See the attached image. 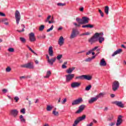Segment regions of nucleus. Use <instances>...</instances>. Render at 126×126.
I'll return each mask as SVG.
<instances>
[{"mask_svg": "<svg viewBox=\"0 0 126 126\" xmlns=\"http://www.w3.org/2000/svg\"><path fill=\"white\" fill-rule=\"evenodd\" d=\"M101 35H104V33H103V32H96L94 33L93 36L89 39L88 41L89 43H91V44H93V43H95L98 41V38H99Z\"/></svg>", "mask_w": 126, "mask_h": 126, "instance_id": "f257e3e1", "label": "nucleus"}, {"mask_svg": "<svg viewBox=\"0 0 126 126\" xmlns=\"http://www.w3.org/2000/svg\"><path fill=\"white\" fill-rule=\"evenodd\" d=\"M78 35H79L78 30H77V29L73 28L70 36V39H73L75 38V37H77Z\"/></svg>", "mask_w": 126, "mask_h": 126, "instance_id": "f03ea898", "label": "nucleus"}, {"mask_svg": "<svg viewBox=\"0 0 126 126\" xmlns=\"http://www.w3.org/2000/svg\"><path fill=\"white\" fill-rule=\"evenodd\" d=\"M76 79H81L83 80L86 79V80H91L92 79V76L87 75H82L76 77Z\"/></svg>", "mask_w": 126, "mask_h": 126, "instance_id": "7ed1b4c3", "label": "nucleus"}, {"mask_svg": "<svg viewBox=\"0 0 126 126\" xmlns=\"http://www.w3.org/2000/svg\"><path fill=\"white\" fill-rule=\"evenodd\" d=\"M120 88V83L118 81H115L112 83V90L116 92Z\"/></svg>", "mask_w": 126, "mask_h": 126, "instance_id": "20e7f679", "label": "nucleus"}, {"mask_svg": "<svg viewBox=\"0 0 126 126\" xmlns=\"http://www.w3.org/2000/svg\"><path fill=\"white\" fill-rule=\"evenodd\" d=\"M15 17L17 24H19V21H20V19H21V15H20V13L17 10L15 11Z\"/></svg>", "mask_w": 126, "mask_h": 126, "instance_id": "39448f33", "label": "nucleus"}, {"mask_svg": "<svg viewBox=\"0 0 126 126\" xmlns=\"http://www.w3.org/2000/svg\"><path fill=\"white\" fill-rule=\"evenodd\" d=\"M82 102H83V99H82V97L78 98V99L74 100L72 102V106L79 105V104H81Z\"/></svg>", "mask_w": 126, "mask_h": 126, "instance_id": "423d86ee", "label": "nucleus"}, {"mask_svg": "<svg viewBox=\"0 0 126 126\" xmlns=\"http://www.w3.org/2000/svg\"><path fill=\"white\" fill-rule=\"evenodd\" d=\"M98 46H96L94 48H93L92 50L89 51V52L86 53V55L88 56L90 55V54H92V52H94V51H96L97 52V55L100 53V49L98 48Z\"/></svg>", "mask_w": 126, "mask_h": 126, "instance_id": "0eeeda50", "label": "nucleus"}, {"mask_svg": "<svg viewBox=\"0 0 126 126\" xmlns=\"http://www.w3.org/2000/svg\"><path fill=\"white\" fill-rule=\"evenodd\" d=\"M21 67H24L26 68L33 69V68H34V65H33L31 63H29L27 64L21 65Z\"/></svg>", "mask_w": 126, "mask_h": 126, "instance_id": "6e6552de", "label": "nucleus"}, {"mask_svg": "<svg viewBox=\"0 0 126 126\" xmlns=\"http://www.w3.org/2000/svg\"><path fill=\"white\" fill-rule=\"evenodd\" d=\"M66 82H69L70 80H72V79L74 78V74H69L65 75Z\"/></svg>", "mask_w": 126, "mask_h": 126, "instance_id": "1a4fd4ad", "label": "nucleus"}, {"mask_svg": "<svg viewBox=\"0 0 126 126\" xmlns=\"http://www.w3.org/2000/svg\"><path fill=\"white\" fill-rule=\"evenodd\" d=\"M10 114L11 116H13L14 118H16L18 115V111L17 109H13L10 111Z\"/></svg>", "mask_w": 126, "mask_h": 126, "instance_id": "9d476101", "label": "nucleus"}, {"mask_svg": "<svg viewBox=\"0 0 126 126\" xmlns=\"http://www.w3.org/2000/svg\"><path fill=\"white\" fill-rule=\"evenodd\" d=\"M29 39L30 42H35L36 41V37H35V34L33 32H31L29 34Z\"/></svg>", "mask_w": 126, "mask_h": 126, "instance_id": "9b49d317", "label": "nucleus"}, {"mask_svg": "<svg viewBox=\"0 0 126 126\" xmlns=\"http://www.w3.org/2000/svg\"><path fill=\"white\" fill-rule=\"evenodd\" d=\"M85 109V105H81L79 107L78 110L76 112V114H80L83 112V110Z\"/></svg>", "mask_w": 126, "mask_h": 126, "instance_id": "f8f14e48", "label": "nucleus"}, {"mask_svg": "<svg viewBox=\"0 0 126 126\" xmlns=\"http://www.w3.org/2000/svg\"><path fill=\"white\" fill-rule=\"evenodd\" d=\"M113 104H115V105H116L118 107H120V108H124L125 107L122 101H115L113 102Z\"/></svg>", "mask_w": 126, "mask_h": 126, "instance_id": "ddd939ff", "label": "nucleus"}, {"mask_svg": "<svg viewBox=\"0 0 126 126\" xmlns=\"http://www.w3.org/2000/svg\"><path fill=\"white\" fill-rule=\"evenodd\" d=\"M122 118L123 116H122V115H119L117 119V122L116 123L117 126H121V124H122V123H123V119H122Z\"/></svg>", "mask_w": 126, "mask_h": 126, "instance_id": "4468645a", "label": "nucleus"}, {"mask_svg": "<svg viewBox=\"0 0 126 126\" xmlns=\"http://www.w3.org/2000/svg\"><path fill=\"white\" fill-rule=\"evenodd\" d=\"M80 85H81L80 83L73 82L71 84V87H72V88H77L79 87V86H80Z\"/></svg>", "mask_w": 126, "mask_h": 126, "instance_id": "2eb2a0df", "label": "nucleus"}, {"mask_svg": "<svg viewBox=\"0 0 126 126\" xmlns=\"http://www.w3.org/2000/svg\"><path fill=\"white\" fill-rule=\"evenodd\" d=\"M82 20H83V24H87L89 23L90 19L87 17L84 16L82 17Z\"/></svg>", "mask_w": 126, "mask_h": 126, "instance_id": "dca6fc26", "label": "nucleus"}, {"mask_svg": "<svg viewBox=\"0 0 126 126\" xmlns=\"http://www.w3.org/2000/svg\"><path fill=\"white\" fill-rule=\"evenodd\" d=\"M64 43V39L63 37L61 36L58 40V44L60 46H63Z\"/></svg>", "mask_w": 126, "mask_h": 126, "instance_id": "f3484780", "label": "nucleus"}, {"mask_svg": "<svg viewBox=\"0 0 126 126\" xmlns=\"http://www.w3.org/2000/svg\"><path fill=\"white\" fill-rule=\"evenodd\" d=\"M48 53L50 57H53L54 56V51L53 50V47H49L48 49Z\"/></svg>", "mask_w": 126, "mask_h": 126, "instance_id": "a211bd4d", "label": "nucleus"}, {"mask_svg": "<svg viewBox=\"0 0 126 126\" xmlns=\"http://www.w3.org/2000/svg\"><path fill=\"white\" fill-rule=\"evenodd\" d=\"M56 60L57 58L55 57L54 58H52L51 59L48 60L47 62L48 63H49V64H51V65H53L55 62H56Z\"/></svg>", "mask_w": 126, "mask_h": 126, "instance_id": "6ab92c4d", "label": "nucleus"}, {"mask_svg": "<svg viewBox=\"0 0 126 126\" xmlns=\"http://www.w3.org/2000/svg\"><path fill=\"white\" fill-rule=\"evenodd\" d=\"M99 64L100 66H106V65H107V63H106V61H105V59L104 58H102L100 60V63Z\"/></svg>", "mask_w": 126, "mask_h": 126, "instance_id": "aec40b11", "label": "nucleus"}, {"mask_svg": "<svg viewBox=\"0 0 126 126\" xmlns=\"http://www.w3.org/2000/svg\"><path fill=\"white\" fill-rule=\"evenodd\" d=\"M123 52V49H119L116 50L114 53L112 55V57H115L116 55H118L119 54H121Z\"/></svg>", "mask_w": 126, "mask_h": 126, "instance_id": "412c9836", "label": "nucleus"}, {"mask_svg": "<svg viewBox=\"0 0 126 126\" xmlns=\"http://www.w3.org/2000/svg\"><path fill=\"white\" fill-rule=\"evenodd\" d=\"M75 69V67H72L71 68H69L68 69L66 70V72L68 73V74H70Z\"/></svg>", "mask_w": 126, "mask_h": 126, "instance_id": "4be33fe9", "label": "nucleus"}, {"mask_svg": "<svg viewBox=\"0 0 126 126\" xmlns=\"http://www.w3.org/2000/svg\"><path fill=\"white\" fill-rule=\"evenodd\" d=\"M97 98L96 96L95 97H92L89 100V104H92V103H94V102H96V100H97Z\"/></svg>", "mask_w": 126, "mask_h": 126, "instance_id": "5701e85b", "label": "nucleus"}, {"mask_svg": "<svg viewBox=\"0 0 126 126\" xmlns=\"http://www.w3.org/2000/svg\"><path fill=\"white\" fill-rule=\"evenodd\" d=\"M103 35H99V36L98 38V39H97V41H99V42L100 43V44L102 43L103 41L105 40V38H104V37H102V36Z\"/></svg>", "mask_w": 126, "mask_h": 126, "instance_id": "b1692460", "label": "nucleus"}, {"mask_svg": "<svg viewBox=\"0 0 126 126\" xmlns=\"http://www.w3.org/2000/svg\"><path fill=\"white\" fill-rule=\"evenodd\" d=\"M104 95H105L104 93H100L98 94H97L95 97H96V99L98 100L99 98H101L102 97H104Z\"/></svg>", "mask_w": 126, "mask_h": 126, "instance_id": "393cba45", "label": "nucleus"}, {"mask_svg": "<svg viewBox=\"0 0 126 126\" xmlns=\"http://www.w3.org/2000/svg\"><path fill=\"white\" fill-rule=\"evenodd\" d=\"M95 58H96V56H92V58L89 57L86 59L85 62H91V61H92V60H94Z\"/></svg>", "mask_w": 126, "mask_h": 126, "instance_id": "a878e982", "label": "nucleus"}, {"mask_svg": "<svg viewBox=\"0 0 126 126\" xmlns=\"http://www.w3.org/2000/svg\"><path fill=\"white\" fill-rule=\"evenodd\" d=\"M76 20L79 24H83L82 18V19H80L79 18H76Z\"/></svg>", "mask_w": 126, "mask_h": 126, "instance_id": "bb28decb", "label": "nucleus"}, {"mask_svg": "<svg viewBox=\"0 0 126 126\" xmlns=\"http://www.w3.org/2000/svg\"><path fill=\"white\" fill-rule=\"evenodd\" d=\"M114 119V115L113 114H110L108 116V118L107 119V121L109 122H111Z\"/></svg>", "mask_w": 126, "mask_h": 126, "instance_id": "cd10ccee", "label": "nucleus"}, {"mask_svg": "<svg viewBox=\"0 0 126 126\" xmlns=\"http://www.w3.org/2000/svg\"><path fill=\"white\" fill-rule=\"evenodd\" d=\"M80 122V121H79V119L78 118H77L76 120L74 121L73 126H77V125H78V124H79Z\"/></svg>", "mask_w": 126, "mask_h": 126, "instance_id": "c85d7f7f", "label": "nucleus"}, {"mask_svg": "<svg viewBox=\"0 0 126 126\" xmlns=\"http://www.w3.org/2000/svg\"><path fill=\"white\" fill-rule=\"evenodd\" d=\"M27 48H28L29 50H30V51H31V52L32 53V54H34V55H35V56H38V54L34 52V50H32V49L30 47H29V45H27Z\"/></svg>", "mask_w": 126, "mask_h": 126, "instance_id": "c756f323", "label": "nucleus"}, {"mask_svg": "<svg viewBox=\"0 0 126 126\" xmlns=\"http://www.w3.org/2000/svg\"><path fill=\"white\" fill-rule=\"evenodd\" d=\"M79 121L81 122V121H83V120H85L86 119V116L85 115H84L82 116V117H80L78 118Z\"/></svg>", "mask_w": 126, "mask_h": 126, "instance_id": "7c9ffc66", "label": "nucleus"}, {"mask_svg": "<svg viewBox=\"0 0 126 126\" xmlns=\"http://www.w3.org/2000/svg\"><path fill=\"white\" fill-rule=\"evenodd\" d=\"M104 12L106 14H109V6H106L104 8Z\"/></svg>", "mask_w": 126, "mask_h": 126, "instance_id": "2f4dec72", "label": "nucleus"}, {"mask_svg": "<svg viewBox=\"0 0 126 126\" xmlns=\"http://www.w3.org/2000/svg\"><path fill=\"white\" fill-rule=\"evenodd\" d=\"M51 74H52V73L51 72V71H48L46 73V76H45V78H49L50 76H51Z\"/></svg>", "mask_w": 126, "mask_h": 126, "instance_id": "473e14b6", "label": "nucleus"}, {"mask_svg": "<svg viewBox=\"0 0 126 126\" xmlns=\"http://www.w3.org/2000/svg\"><path fill=\"white\" fill-rule=\"evenodd\" d=\"M46 110L48 112H50V111H52V110H53V107L52 106L47 105L46 107Z\"/></svg>", "mask_w": 126, "mask_h": 126, "instance_id": "72a5a7b5", "label": "nucleus"}, {"mask_svg": "<svg viewBox=\"0 0 126 126\" xmlns=\"http://www.w3.org/2000/svg\"><path fill=\"white\" fill-rule=\"evenodd\" d=\"M20 120H21V122H22V123H25L26 122L25 119L23 118V115L20 116Z\"/></svg>", "mask_w": 126, "mask_h": 126, "instance_id": "f704fd0d", "label": "nucleus"}, {"mask_svg": "<svg viewBox=\"0 0 126 126\" xmlns=\"http://www.w3.org/2000/svg\"><path fill=\"white\" fill-rule=\"evenodd\" d=\"M22 27L23 28L22 30H17L18 32L19 33H21V32H24V29L25 28V25L24 24L21 25Z\"/></svg>", "mask_w": 126, "mask_h": 126, "instance_id": "c9c22d12", "label": "nucleus"}, {"mask_svg": "<svg viewBox=\"0 0 126 126\" xmlns=\"http://www.w3.org/2000/svg\"><path fill=\"white\" fill-rule=\"evenodd\" d=\"M92 87V85H89V86H87L85 88L86 91H89L90 89H91V88Z\"/></svg>", "mask_w": 126, "mask_h": 126, "instance_id": "e433bc0d", "label": "nucleus"}, {"mask_svg": "<svg viewBox=\"0 0 126 126\" xmlns=\"http://www.w3.org/2000/svg\"><path fill=\"white\" fill-rule=\"evenodd\" d=\"M9 53H14V48H9L7 50Z\"/></svg>", "mask_w": 126, "mask_h": 126, "instance_id": "4c0bfd02", "label": "nucleus"}, {"mask_svg": "<svg viewBox=\"0 0 126 126\" xmlns=\"http://www.w3.org/2000/svg\"><path fill=\"white\" fill-rule=\"evenodd\" d=\"M20 40L22 43H26V39L24 37H20Z\"/></svg>", "mask_w": 126, "mask_h": 126, "instance_id": "58836bf2", "label": "nucleus"}, {"mask_svg": "<svg viewBox=\"0 0 126 126\" xmlns=\"http://www.w3.org/2000/svg\"><path fill=\"white\" fill-rule=\"evenodd\" d=\"M63 58V55L60 54L57 56L56 59L58 60V61H61V59Z\"/></svg>", "mask_w": 126, "mask_h": 126, "instance_id": "ea45409f", "label": "nucleus"}, {"mask_svg": "<svg viewBox=\"0 0 126 126\" xmlns=\"http://www.w3.org/2000/svg\"><path fill=\"white\" fill-rule=\"evenodd\" d=\"M5 71L6 72H10V71H11V68L8 66L7 68H6Z\"/></svg>", "mask_w": 126, "mask_h": 126, "instance_id": "a19ab883", "label": "nucleus"}, {"mask_svg": "<svg viewBox=\"0 0 126 126\" xmlns=\"http://www.w3.org/2000/svg\"><path fill=\"white\" fill-rule=\"evenodd\" d=\"M51 17H52V16L51 15H49L47 19L44 21V22H45L46 23L47 22H49V20H50V19H51Z\"/></svg>", "mask_w": 126, "mask_h": 126, "instance_id": "79ce46f5", "label": "nucleus"}, {"mask_svg": "<svg viewBox=\"0 0 126 126\" xmlns=\"http://www.w3.org/2000/svg\"><path fill=\"white\" fill-rule=\"evenodd\" d=\"M48 23H49V24H51L52 23H55V20H54V17H52L51 18V20L49 21Z\"/></svg>", "mask_w": 126, "mask_h": 126, "instance_id": "37998d69", "label": "nucleus"}, {"mask_svg": "<svg viewBox=\"0 0 126 126\" xmlns=\"http://www.w3.org/2000/svg\"><path fill=\"white\" fill-rule=\"evenodd\" d=\"M44 29H45V26L41 25L39 27V31H43V30H44Z\"/></svg>", "mask_w": 126, "mask_h": 126, "instance_id": "c03bdc74", "label": "nucleus"}, {"mask_svg": "<svg viewBox=\"0 0 126 126\" xmlns=\"http://www.w3.org/2000/svg\"><path fill=\"white\" fill-rule=\"evenodd\" d=\"M66 3H58V4H57V5L58 6H64V5H66Z\"/></svg>", "mask_w": 126, "mask_h": 126, "instance_id": "a18cd8bd", "label": "nucleus"}, {"mask_svg": "<svg viewBox=\"0 0 126 126\" xmlns=\"http://www.w3.org/2000/svg\"><path fill=\"white\" fill-rule=\"evenodd\" d=\"M98 12L100 13L101 17H104V13L102 12V10H101V9L98 10Z\"/></svg>", "mask_w": 126, "mask_h": 126, "instance_id": "49530a36", "label": "nucleus"}, {"mask_svg": "<svg viewBox=\"0 0 126 126\" xmlns=\"http://www.w3.org/2000/svg\"><path fill=\"white\" fill-rule=\"evenodd\" d=\"M52 114L54 115V116H59V112L55 111V110H53Z\"/></svg>", "mask_w": 126, "mask_h": 126, "instance_id": "de8ad7c7", "label": "nucleus"}, {"mask_svg": "<svg viewBox=\"0 0 126 126\" xmlns=\"http://www.w3.org/2000/svg\"><path fill=\"white\" fill-rule=\"evenodd\" d=\"M5 21H7V19L6 18L0 19V22H5Z\"/></svg>", "mask_w": 126, "mask_h": 126, "instance_id": "09e8293b", "label": "nucleus"}, {"mask_svg": "<svg viewBox=\"0 0 126 126\" xmlns=\"http://www.w3.org/2000/svg\"><path fill=\"white\" fill-rule=\"evenodd\" d=\"M54 29V25H52L50 29H48L47 30V32H50V31H52Z\"/></svg>", "mask_w": 126, "mask_h": 126, "instance_id": "8fccbe9b", "label": "nucleus"}, {"mask_svg": "<svg viewBox=\"0 0 126 126\" xmlns=\"http://www.w3.org/2000/svg\"><path fill=\"white\" fill-rule=\"evenodd\" d=\"M14 100H15L16 103H17L18 102V100H19V97H18V96H15L14 98Z\"/></svg>", "mask_w": 126, "mask_h": 126, "instance_id": "3c124183", "label": "nucleus"}, {"mask_svg": "<svg viewBox=\"0 0 126 126\" xmlns=\"http://www.w3.org/2000/svg\"><path fill=\"white\" fill-rule=\"evenodd\" d=\"M88 28H94V25L88 24Z\"/></svg>", "mask_w": 126, "mask_h": 126, "instance_id": "603ef678", "label": "nucleus"}, {"mask_svg": "<svg viewBox=\"0 0 126 126\" xmlns=\"http://www.w3.org/2000/svg\"><path fill=\"white\" fill-rule=\"evenodd\" d=\"M90 35V32H87L86 33L81 34V36H85V35Z\"/></svg>", "mask_w": 126, "mask_h": 126, "instance_id": "864d4df0", "label": "nucleus"}, {"mask_svg": "<svg viewBox=\"0 0 126 126\" xmlns=\"http://www.w3.org/2000/svg\"><path fill=\"white\" fill-rule=\"evenodd\" d=\"M20 112L22 113V114H25V108L22 109Z\"/></svg>", "mask_w": 126, "mask_h": 126, "instance_id": "5fc2aeb1", "label": "nucleus"}, {"mask_svg": "<svg viewBox=\"0 0 126 126\" xmlns=\"http://www.w3.org/2000/svg\"><path fill=\"white\" fill-rule=\"evenodd\" d=\"M94 125V122H92L90 124L87 125V126H93Z\"/></svg>", "mask_w": 126, "mask_h": 126, "instance_id": "6e6d98bb", "label": "nucleus"}, {"mask_svg": "<svg viewBox=\"0 0 126 126\" xmlns=\"http://www.w3.org/2000/svg\"><path fill=\"white\" fill-rule=\"evenodd\" d=\"M66 102V98H64L63 101L62 102V104H65V102Z\"/></svg>", "mask_w": 126, "mask_h": 126, "instance_id": "4d7b16f0", "label": "nucleus"}, {"mask_svg": "<svg viewBox=\"0 0 126 126\" xmlns=\"http://www.w3.org/2000/svg\"><path fill=\"white\" fill-rule=\"evenodd\" d=\"M0 16H5V14L0 12Z\"/></svg>", "mask_w": 126, "mask_h": 126, "instance_id": "13d9d810", "label": "nucleus"}, {"mask_svg": "<svg viewBox=\"0 0 126 126\" xmlns=\"http://www.w3.org/2000/svg\"><path fill=\"white\" fill-rule=\"evenodd\" d=\"M82 27V28H88V25H83Z\"/></svg>", "mask_w": 126, "mask_h": 126, "instance_id": "bf43d9fd", "label": "nucleus"}, {"mask_svg": "<svg viewBox=\"0 0 126 126\" xmlns=\"http://www.w3.org/2000/svg\"><path fill=\"white\" fill-rule=\"evenodd\" d=\"M115 125H116V123H111L110 124H109V125L110 126H115Z\"/></svg>", "mask_w": 126, "mask_h": 126, "instance_id": "052dcab7", "label": "nucleus"}, {"mask_svg": "<svg viewBox=\"0 0 126 126\" xmlns=\"http://www.w3.org/2000/svg\"><path fill=\"white\" fill-rule=\"evenodd\" d=\"M2 92L4 93V94L6 93L7 92V90L4 89L2 90Z\"/></svg>", "mask_w": 126, "mask_h": 126, "instance_id": "680f3d73", "label": "nucleus"}, {"mask_svg": "<svg viewBox=\"0 0 126 126\" xmlns=\"http://www.w3.org/2000/svg\"><path fill=\"white\" fill-rule=\"evenodd\" d=\"M80 11H83L84 10V8L83 7L80 8L79 9Z\"/></svg>", "mask_w": 126, "mask_h": 126, "instance_id": "e2e57ef3", "label": "nucleus"}, {"mask_svg": "<svg viewBox=\"0 0 126 126\" xmlns=\"http://www.w3.org/2000/svg\"><path fill=\"white\" fill-rule=\"evenodd\" d=\"M115 95L114 94H110V96L111 97V98H114L115 97Z\"/></svg>", "mask_w": 126, "mask_h": 126, "instance_id": "0e129e2a", "label": "nucleus"}, {"mask_svg": "<svg viewBox=\"0 0 126 126\" xmlns=\"http://www.w3.org/2000/svg\"><path fill=\"white\" fill-rule=\"evenodd\" d=\"M62 68H66V65L64 64L62 65Z\"/></svg>", "mask_w": 126, "mask_h": 126, "instance_id": "69168bd1", "label": "nucleus"}, {"mask_svg": "<svg viewBox=\"0 0 126 126\" xmlns=\"http://www.w3.org/2000/svg\"><path fill=\"white\" fill-rule=\"evenodd\" d=\"M63 30V27H59V28H58V30L59 31H61V30Z\"/></svg>", "mask_w": 126, "mask_h": 126, "instance_id": "338daca9", "label": "nucleus"}, {"mask_svg": "<svg viewBox=\"0 0 126 126\" xmlns=\"http://www.w3.org/2000/svg\"><path fill=\"white\" fill-rule=\"evenodd\" d=\"M22 78H26V77H25V76H21V77H20V79H22Z\"/></svg>", "mask_w": 126, "mask_h": 126, "instance_id": "774afa93", "label": "nucleus"}]
</instances>
